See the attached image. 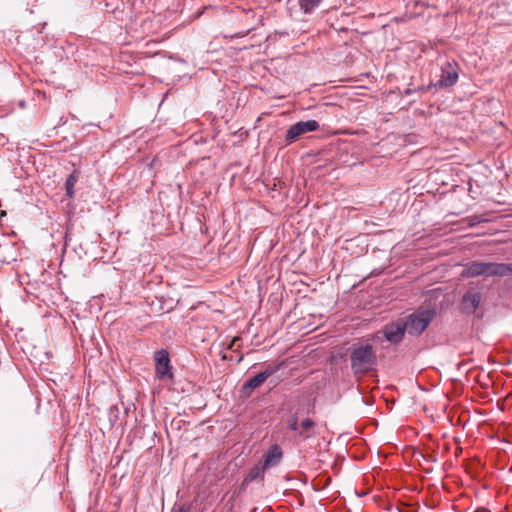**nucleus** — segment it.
<instances>
[{
  "label": "nucleus",
  "instance_id": "nucleus-15",
  "mask_svg": "<svg viewBox=\"0 0 512 512\" xmlns=\"http://www.w3.org/2000/svg\"><path fill=\"white\" fill-rule=\"evenodd\" d=\"M284 362H280L278 364H267L264 369L259 372L262 376H264L265 380H268L274 374H276L280 368L283 366Z\"/></svg>",
  "mask_w": 512,
  "mask_h": 512
},
{
  "label": "nucleus",
  "instance_id": "nucleus-3",
  "mask_svg": "<svg viewBox=\"0 0 512 512\" xmlns=\"http://www.w3.org/2000/svg\"><path fill=\"white\" fill-rule=\"evenodd\" d=\"M459 65L456 61L446 60L440 66V76L435 82H430L427 86H421L417 91L426 92L431 88L447 89L454 86L459 78Z\"/></svg>",
  "mask_w": 512,
  "mask_h": 512
},
{
  "label": "nucleus",
  "instance_id": "nucleus-12",
  "mask_svg": "<svg viewBox=\"0 0 512 512\" xmlns=\"http://www.w3.org/2000/svg\"><path fill=\"white\" fill-rule=\"evenodd\" d=\"M484 267L485 277H504L503 263L485 262Z\"/></svg>",
  "mask_w": 512,
  "mask_h": 512
},
{
  "label": "nucleus",
  "instance_id": "nucleus-13",
  "mask_svg": "<svg viewBox=\"0 0 512 512\" xmlns=\"http://www.w3.org/2000/svg\"><path fill=\"white\" fill-rule=\"evenodd\" d=\"M79 179V175H78V171L77 170H74L67 178H66V181H65V191H66V195L67 197L69 198H74L75 196V184L77 183Z\"/></svg>",
  "mask_w": 512,
  "mask_h": 512
},
{
  "label": "nucleus",
  "instance_id": "nucleus-8",
  "mask_svg": "<svg viewBox=\"0 0 512 512\" xmlns=\"http://www.w3.org/2000/svg\"><path fill=\"white\" fill-rule=\"evenodd\" d=\"M283 457L282 449L279 445L273 444L271 445L267 452L264 455V459L262 465L264 468L269 469L271 467L277 466Z\"/></svg>",
  "mask_w": 512,
  "mask_h": 512
},
{
  "label": "nucleus",
  "instance_id": "nucleus-5",
  "mask_svg": "<svg viewBox=\"0 0 512 512\" xmlns=\"http://www.w3.org/2000/svg\"><path fill=\"white\" fill-rule=\"evenodd\" d=\"M155 374L160 381H173L174 374L172 371L170 355L167 349H160L154 352Z\"/></svg>",
  "mask_w": 512,
  "mask_h": 512
},
{
  "label": "nucleus",
  "instance_id": "nucleus-17",
  "mask_svg": "<svg viewBox=\"0 0 512 512\" xmlns=\"http://www.w3.org/2000/svg\"><path fill=\"white\" fill-rule=\"evenodd\" d=\"M156 300L159 303L158 311H166L170 312L174 309V305L172 303L168 304L163 297H156Z\"/></svg>",
  "mask_w": 512,
  "mask_h": 512
},
{
  "label": "nucleus",
  "instance_id": "nucleus-10",
  "mask_svg": "<svg viewBox=\"0 0 512 512\" xmlns=\"http://www.w3.org/2000/svg\"><path fill=\"white\" fill-rule=\"evenodd\" d=\"M484 264L482 261H471L463 266L461 276L463 278H475L484 276Z\"/></svg>",
  "mask_w": 512,
  "mask_h": 512
},
{
  "label": "nucleus",
  "instance_id": "nucleus-1",
  "mask_svg": "<svg viewBox=\"0 0 512 512\" xmlns=\"http://www.w3.org/2000/svg\"><path fill=\"white\" fill-rule=\"evenodd\" d=\"M348 353L351 369L354 374H367L377 366L376 350L368 339L352 343Z\"/></svg>",
  "mask_w": 512,
  "mask_h": 512
},
{
  "label": "nucleus",
  "instance_id": "nucleus-18",
  "mask_svg": "<svg viewBox=\"0 0 512 512\" xmlns=\"http://www.w3.org/2000/svg\"><path fill=\"white\" fill-rule=\"evenodd\" d=\"M398 512H418L416 504L401 503L397 506Z\"/></svg>",
  "mask_w": 512,
  "mask_h": 512
},
{
  "label": "nucleus",
  "instance_id": "nucleus-24",
  "mask_svg": "<svg viewBox=\"0 0 512 512\" xmlns=\"http://www.w3.org/2000/svg\"><path fill=\"white\" fill-rule=\"evenodd\" d=\"M188 511H189V509L187 507L181 506L178 508V510L176 512H188Z\"/></svg>",
  "mask_w": 512,
  "mask_h": 512
},
{
  "label": "nucleus",
  "instance_id": "nucleus-2",
  "mask_svg": "<svg viewBox=\"0 0 512 512\" xmlns=\"http://www.w3.org/2000/svg\"><path fill=\"white\" fill-rule=\"evenodd\" d=\"M437 315L436 307L419 308L403 320L407 325V333L411 336H420Z\"/></svg>",
  "mask_w": 512,
  "mask_h": 512
},
{
  "label": "nucleus",
  "instance_id": "nucleus-7",
  "mask_svg": "<svg viewBox=\"0 0 512 512\" xmlns=\"http://www.w3.org/2000/svg\"><path fill=\"white\" fill-rule=\"evenodd\" d=\"M481 301V292L469 289L462 296L460 303L461 311L466 315H472L479 308Z\"/></svg>",
  "mask_w": 512,
  "mask_h": 512
},
{
  "label": "nucleus",
  "instance_id": "nucleus-11",
  "mask_svg": "<svg viewBox=\"0 0 512 512\" xmlns=\"http://www.w3.org/2000/svg\"><path fill=\"white\" fill-rule=\"evenodd\" d=\"M266 380L264 376L260 373H257L255 376L249 378L241 387V394L245 397H248L252 394V392L260 387Z\"/></svg>",
  "mask_w": 512,
  "mask_h": 512
},
{
  "label": "nucleus",
  "instance_id": "nucleus-14",
  "mask_svg": "<svg viewBox=\"0 0 512 512\" xmlns=\"http://www.w3.org/2000/svg\"><path fill=\"white\" fill-rule=\"evenodd\" d=\"M300 9L305 14H312L324 0H298Z\"/></svg>",
  "mask_w": 512,
  "mask_h": 512
},
{
  "label": "nucleus",
  "instance_id": "nucleus-9",
  "mask_svg": "<svg viewBox=\"0 0 512 512\" xmlns=\"http://www.w3.org/2000/svg\"><path fill=\"white\" fill-rule=\"evenodd\" d=\"M266 470L267 469L263 467L262 463H259L251 467L246 476L244 477V479L242 480L240 489L245 490L251 482L263 481Z\"/></svg>",
  "mask_w": 512,
  "mask_h": 512
},
{
  "label": "nucleus",
  "instance_id": "nucleus-21",
  "mask_svg": "<svg viewBox=\"0 0 512 512\" xmlns=\"http://www.w3.org/2000/svg\"><path fill=\"white\" fill-rule=\"evenodd\" d=\"M504 277L512 275V263H503Z\"/></svg>",
  "mask_w": 512,
  "mask_h": 512
},
{
  "label": "nucleus",
  "instance_id": "nucleus-22",
  "mask_svg": "<svg viewBox=\"0 0 512 512\" xmlns=\"http://www.w3.org/2000/svg\"><path fill=\"white\" fill-rule=\"evenodd\" d=\"M281 381V379L277 378V379H271L269 381L270 384H272L273 387H275L279 382Z\"/></svg>",
  "mask_w": 512,
  "mask_h": 512
},
{
  "label": "nucleus",
  "instance_id": "nucleus-23",
  "mask_svg": "<svg viewBox=\"0 0 512 512\" xmlns=\"http://www.w3.org/2000/svg\"><path fill=\"white\" fill-rule=\"evenodd\" d=\"M415 91H416V89H410V88H407V89L404 91V94H405V95H410V94H412V93H413V92H415Z\"/></svg>",
  "mask_w": 512,
  "mask_h": 512
},
{
  "label": "nucleus",
  "instance_id": "nucleus-20",
  "mask_svg": "<svg viewBox=\"0 0 512 512\" xmlns=\"http://www.w3.org/2000/svg\"><path fill=\"white\" fill-rule=\"evenodd\" d=\"M314 426H315V422L310 418H306V419L302 420V422L300 423V427L303 431H308V430L312 429Z\"/></svg>",
  "mask_w": 512,
  "mask_h": 512
},
{
  "label": "nucleus",
  "instance_id": "nucleus-6",
  "mask_svg": "<svg viewBox=\"0 0 512 512\" xmlns=\"http://www.w3.org/2000/svg\"><path fill=\"white\" fill-rule=\"evenodd\" d=\"M384 338L391 344L397 345L404 339L407 332V325H404L403 320H398L387 324L383 330Z\"/></svg>",
  "mask_w": 512,
  "mask_h": 512
},
{
  "label": "nucleus",
  "instance_id": "nucleus-16",
  "mask_svg": "<svg viewBox=\"0 0 512 512\" xmlns=\"http://www.w3.org/2000/svg\"><path fill=\"white\" fill-rule=\"evenodd\" d=\"M119 409L117 406H111L108 410V419L110 426L113 427L118 420Z\"/></svg>",
  "mask_w": 512,
  "mask_h": 512
},
{
  "label": "nucleus",
  "instance_id": "nucleus-19",
  "mask_svg": "<svg viewBox=\"0 0 512 512\" xmlns=\"http://www.w3.org/2000/svg\"><path fill=\"white\" fill-rule=\"evenodd\" d=\"M299 423H298V418H297V415L294 414L292 416H290V418L288 419V427L291 431H297L298 428H299Z\"/></svg>",
  "mask_w": 512,
  "mask_h": 512
},
{
  "label": "nucleus",
  "instance_id": "nucleus-4",
  "mask_svg": "<svg viewBox=\"0 0 512 512\" xmlns=\"http://www.w3.org/2000/svg\"><path fill=\"white\" fill-rule=\"evenodd\" d=\"M319 128V122L314 119L298 121L287 129L285 134V145H291L292 143L298 141L306 133L315 132L319 130Z\"/></svg>",
  "mask_w": 512,
  "mask_h": 512
}]
</instances>
